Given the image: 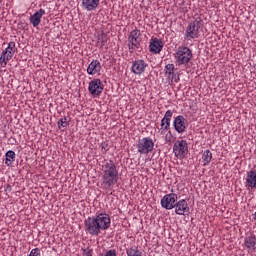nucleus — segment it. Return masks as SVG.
Masks as SVG:
<instances>
[{
	"label": "nucleus",
	"mask_w": 256,
	"mask_h": 256,
	"mask_svg": "<svg viewBox=\"0 0 256 256\" xmlns=\"http://www.w3.org/2000/svg\"><path fill=\"white\" fill-rule=\"evenodd\" d=\"M100 171L103 189H111L119 183V168L113 160H103L100 164Z\"/></svg>",
	"instance_id": "obj_1"
},
{
	"label": "nucleus",
	"mask_w": 256,
	"mask_h": 256,
	"mask_svg": "<svg viewBox=\"0 0 256 256\" xmlns=\"http://www.w3.org/2000/svg\"><path fill=\"white\" fill-rule=\"evenodd\" d=\"M86 233L97 237L101 231H107L111 227V217L107 213H100L94 217H88L84 221Z\"/></svg>",
	"instance_id": "obj_2"
},
{
	"label": "nucleus",
	"mask_w": 256,
	"mask_h": 256,
	"mask_svg": "<svg viewBox=\"0 0 256 256\" xmlns=\"http://www.w3.org/2000/svg\"><path fill=\"white\" fill-rule=\"evenodd\" d=\"M174 59L176 65H187L193 59V52L189 47L179 46L174 53Z\"/></svg>",
	"instance_id": "obj_3"
},
{
	"label": "nucleus",
	"mask_w": 256,
	"mask_h": 256,
	"mask_svg": "<svg viewBox=\"0 0 256 256\" xmlns=\"http://www.w3.org/2000/svg\"><path fill=\"white\" fill-rule=\"evenodd\" d=\"M199 29H201V18H196L190 22L186 28L184 39L191 41L192 39H199Z\"/></svg>",
	"instance_id": "obj_4"
},
{
	"label": "nucleus",
	"mask_w": 256,
	"mask_h": 256,
	"mask_svg": "<svg viewBox=\"0 0 256 256\" xmlns=\"http://www.w3.org/2000/svg\"><path fill=\"white\" fill-rule=\"evenodd\" d=\"M136 148L140 155H149L155 149V142L150 137H143L138 140Z\"/></svg>",
	"instance_id": "obj_5"
},
{
	"label": "nucleus",
	"mask_w": 256,
	"mask_h": 256,
	"mask_svg": "<svg viewBox=\"0 0 256 256\" xmlns=\"http://www.w3.org/2000/svg\"><path fill=\"white\" fill-rule=\"evenodd\" d=\"M17 51V47L15 46V42H9L8 46L2 51L0 55V66L5 68L11 59H13V55H15Z\"/></svg>",
	"instance_id": "obj_6"
},
{
	"label": "nucleus",
	"mask_w": 256,
	"mask_h": 256,
	"mask_svg": "<svg viewBox=\"0 0 256 256\" xmlns=\"http://www.w3.org/2000/svg\"><path fill=\"white\" fill-rule=\"evenodd\" d=\"M173 153L177 159H185L189 153V145L185 140H177L173 145Z\"/></svg>",
	"instance_id": "obj_7"
},
{
	"label": "nucleus",
	"mask_w": 256,
	"mask_h": 256,
	"mask_svg": "<svg viewBox=\"0 0 256 256\" xmlns=\"http://www.w3.org/2000/svg\"><path fill=\"white\" fill-rule=\"evenodd\" d=\"M164 75L169 85L179 83L180 81L179 73H177V68H175V64H166L164 67Z\"/></svg>",
	"instance_id": "obj_8"
},
{
	"label": "nucleus",
	"mask_w": 256,
	"mask_h": 256,
	"mask_svg": "<svg viewBox=\"0 0 256 256\" xmlns=\"http://www.w3.org/2000/svg\"><path fill=\"white\" fill-rule=\"evenodd\" d=\"M104 85L101 79L95 78L89 82L88 91L93 97H99L103 93Z\"/></svg>",
	"instance_id": "obj_9"
},
{
	"label": "nucleus",
	"mask_w": 256,
	"mask_h": 256,
	"mask_svg": "<svg viewBox=\"0 0 256 256\" xmlns=\"http://www.w3.org/2000/svg\"><path fill=\"white\" fill-rule=\"evenodd\" d=\"M129 49H139L141 43V31L134 29L128 37Z\"/></svg>",
	"instance_id": "obj_10"
},
{
	"label": "nucleus",
	"mask_w": 256,
	"mask_h": 256,
	"mask_svg": "<svg viewBox=\"0 0 256 256\" xmlns=\"http://www.w3.org/2000/svg\"><path fill=\"white\" fill-rule=\"evenodd\" d=\"M160 203L163 209H167L168 211H170V209H175V205L177 203V194L170 193L164 195Z\"/></svg>",
	"instance_id": "obj_11"
},
{
	"label": "nucleus",
	"mask_w": 256,
	"mask_h": 256,
	"mask_svg": "<svg viewBox=\"0 0 256 256\" xmlns=\"http://www.w3.org/2000/svg\"><path fill=\"white\" fill-rule=\"evenodd\" d=\"M171 117H173V112L171 110H167L161 120L160 129H158V135H165V133L169 131V127H171Z\"/></svg>",
	"instance_id": "obj_12"
},
{
	"label": "nucleus",
	"mask_w": 256,
	"mask_h": 256,
	"mask_svg": "<svg viewBox=\"0 0 256 256\" xmlns=\"http://www.w3.org/2000/svg\"><path fill=\"white\" fill-rule=\"evenodd\" d=\"M173 127L177 133H185L187 130V119H185V116H176L173 121Z\"/></svg>",
	"instance_id": "obj_13"
},
{
	"label": "nucleus",
	"mask_w": 256,
	"mask_h": 256,
	"mask_svg": "<svg viewBox=\"0 0 256 256\" xmlns=\"http://www.w3.org/2000/svg\"><path fill=\"white\" fill-rule=\"evenodd\" d=\"M147 66L148 65L145 63V60L138 59L132 63L131 72L134 73V75H143Z\"/></svg>",
	"instance_id": "obj_14"
},
{
	"label": "nucleus",
	"mask_w": 256,
	"mask_h": 256,
	"mask_svg": "<svg viewBox=\"0 0 256 256\" xmlns=\"http://www.w3.org/2000/svg\"><path fill=\"white\" fill-rule=\"evenodd\" d=\"M149 49L154 55H159L163 51V41L159 38H152L150 40Z\"/></svg>",
	"instance_id": "obj_15"
},
{
	"label": "nucleus",
	"mask_w": 256,
	"mask_h": 256,
	"mask_svg": "<svg viewBox=\"0 0 256 256\" xmlns=\"http://www.w3.org/2000/svg\"><path fill=\"white\" fill-rule=\"evenodd\" d=\"M101 0H82L81 6L84 11H97L99 9V4Z\"/></svg>",
	"instance_id": "obj_16"
},
{
	"label": "nucleus",
	"mask_w": 256,
	"mask_h": 256,
	"mask_svg": "<svg viewBox=\"0 0 256 256\" xmlns=\"http://www.w3.org/2000/svg\"><path fill=\"white\" fill-rule=\"evenodd\" d=\"M174 208L176 215H185V213H189V204L185 199H181L176 202Z\"/></svg>",
	"instance_id": "obj_17"
},
{
	"label": "nucleus",
	"mask_w": 256,
	"mask_h": 256,
	"mask_svg": "<svg viewBox=\"0 0 256 256\" xmlns=\"http://www.w3.org/2000/svg\"><path fill=\"white\" fill-rule=\"evenodd\" d=\"M101 62L99 60H92L87 67L88 75H101Z\"/></svg>",
	"instance_id": "obj_18"
},
{
	"label": "nucleus",
	"mask_w": 256,
	"mask_h": 256,
	"mask_svg": "<svg viewBox=\"0 0 256 256\" xmlns=\"http://www.w3.org/2000/svg\"><path fill=\"white\" fill-rule=\"evenodd\" d=\"M43 15H45L44 9H39L37 12H35L30 17L31 25H33V27H39V25H41V19L43 18Z\"/></svg>",
	"instance_id": "obj_19"
},
{
	"label": "nucleus",
	"mask_w": 256,
	"mask_h": 256,
	"mask_svg": "<svg viewBox=\"0 0 256 256\" xmlns=\"http://www.w3.org/2000/svg\"><path fill=\"white\" fill-rule=\"evenodd\" d=\"M246 187H250L251 189H256V171L255 170H251L247 172Z\"/></svg>",
	"instance_id": "obj_20"
},
{
	"label": "nucleus",
	"mask_w": 256,
	"mask_h": 256,
	"mask_svg": "<svg viewBox=\"0 0 256 256\" xmlns=\"http://www.w3.org/2000/svg\"><path fill=\"white\" fill-rule=\"evenodd\" d=\"M244 245L250 253H253V251H255V245H256L255 235L250 234L249 236H247L244 239Z\"/></svg>",
	"instance_id": "obj_21"
},
{
	"label": "nucleus",
	"mask_w": 256,
	"mask_h": 256,
	"mask_svg": "<svg viewBox=\"0 0 256 256\" xmlns=\"http://www.w3.org/2000/svg\"><path fill=\"white\" fill-rule=\"evenodd\" d=\"M211 159H213V153H211V150H205L202 154V163L204 167H207V165L211 163Z\"/></svg>",
	"instance_id": "obj_22"
},
{
	"label": "nucleus",
	"mask_w": 256,
	"mask_h": 256,
	"mask_svg": "<svg viewBox=\"0 0 256 256\" xmlns=\"http://www.w3.org/2000/svg\"><path fill=\"white\" fill-rule=\"evenodd\" d=\"M5 157V165L11 167V165H13V162L15 161V152L13 150H9L6 152Z\"/></svg>",
	"instance_id": "obj_23"
},
{
	"label": "nucleus",
	"mask_w": 256,
	"mask_h": 256,
	"mask_svg": "<svg viewBox=\"0 0 256 256\" xmlns=\"http://www.w3.org/2000/svg\"><path fill=\"white\" fill-rule=\"evenodd\" d=\"M127 256H143V253L139 251V249L135 246H132L128 250H126Z\"/></svg>",
	"instance_id": "obj_24"
},
{
	"label": "nucleus",
	"mask_w": 256,
	"mask_h": 256,
	"mask_svg": "<svg viewBox=\"0 0 256 256\" xmlns=\"http://www.w3.org/2000/svg\"><path fill=\"white\" fill-rule=\"evenodd\" d=\"M58 127L59 129H61V127L63 129H67V127H69V122L67 121V117H63L58 121Z\"/></svg>",
	"instance_id": "obj_25"
},
{
	"label": "nucleus",
	"mask_w": 256,
	"mask_h": 256,
	"mask_svg": "<svg viewBox=\"0 0 256 256\" xmlns=\"http://www.w3.org/2000/svg\"><path fill=\"white\" fill-rule=\"evenodd\" d=\"M164 139L167 143H171V140L173 139V134H171V131H168L164 134Z\"/></svg>",
	"instance_id": "obj_26"
},
{
	"label": "nucleus",
	"mask_w": 256,
	"mask_h": 256,
	"mask_svg": "<svg viewBox=\"0 0 256 256\" xmlns=\"http://www.w3.org/2000/svg\"><path fill=\"white\" fill-rule=\"evenodd\" d=\"M28 256H41V250H39V248H34L30 251Z\"/></svg>",
	"instance_id": "obj_27"
},
{
	"label": "nucleus",
	"mask_w": 256,
	"mask_h": 256,
	"mask_svg": "<svg viewBox=\"0 0 256 256\" xmlns=\"http://www.w3.org/2000/svg\"><path fill=\"white\" fill-rule=\"evenodd\" d=\"M99 41H100L101 47H103V45H105V43H107V36L105 34H102L101 38H99Z\"/></svg>",
	"instance_id": "obj_28"
},
{
	"label": "nucleus",
	"mask_w": 256,
	"mask_h": 256,
	"mask_svg": "<svg viewBox=\"0 0 256 256\" xmlns=\"http://www.w3.org/2000/svg\"><path fill=\"white\" fill-rule=\"evenodd\" d=\"M92 250L87 248L83 250V256H91Z\"/></svg>",
	"instance_id": "obj_29"
},
{
	"label": "nucleus",
	"mask_w": 256,
	"mask_h": 256,
	"mask_svg": "<svg viewBox=\"0 0 256 256\" xmlns=\"http://www.w3.org/2000/svg\"><path fill=\"white\" fill-rule=\"evenodd\" d=\"M102 149H104V151H107V150L105 149V143H102Z\"/></svg>",
	"instance_id": "obj_30"
},
{
	"label": "nucleus",
	"mask_w": 256,
	"mask_h": 256,
	"mask_svg": "<svg viewBox=\"0 0 256 256\" xmlns=\"http://www.w3.org/2000/svg\"><path fill=\"white\" fill-rule=\"evenodd\" d=\"M254 220L256 221V211H255V213H254Z\"/></svg>",
	"instance_id": "obj_31"
}]
</instances>
